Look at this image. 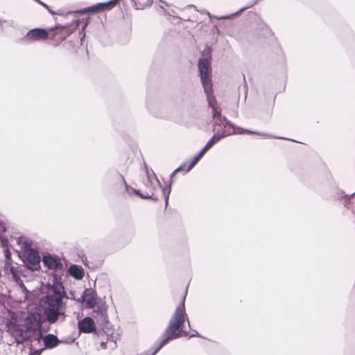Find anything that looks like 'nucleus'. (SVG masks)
<instances>
[{
  "mask_svg": "<svg viewBox=\"0 0 355 355\" xmlns=\"http://www.w3.org/2000/svg\"><path fill=\"white\" fill-rule=\"evenodd\" d=\"M184 300L185 297L182 298V302L176 308L162 339L156 347L155 352H158L171 340L188 336V333L184 330V322L186 320L187 321L189 327L190 326L189 318L185 311Z\"/></svg>",
  "mask_w": 355,
  "mask_h": 355,
  "instance_id": "1",
  "label": "nucleus"
},
{
  "mask_svg": "<svg viewBox=\"0 0 355 355\" xmlns=\"http://www.w3.org/2000/svg\"><path fill=\"white\" fill-rule=\"evenodd\" d=\"M221 111L219 114L216 115L214 118L212 115L214 122L215 123L214 131L216 132V134L208 141L207 144L209 147H212L217 141H218L220 139L232 135V134H252V135H261L263 137L267 138H273L274 137L270 135L267 133L259 132H253L248 130H245L241 128H236L233 125L230 124L229 121L225 117H223L220 114Z\"/></svg>",
  "mask_w": 355,
  "mask_h": 355,
  "instance_id": "2",
  "label": "nucleus"
},
{
  "mask_svg": "<svg viewBox=\"0 0 355 355\" xmlns=\"http://www.w3.org/2000/svg\"><path fill=\"white\" fill-rule=\"evenodd\" d=\"M198 71L200 76V81L207 96L208 106L211 108V113L215 118L217 114H218L220 112V108L217 103L215 96L214 95L213 85L211 79L210 63L208 59H199Z\"/></svg>",
  "mask_w": 355,
  "mask_h": 355,
  "instance_id": "3",
  "label": "nucleus"
},
{
  "mask_svg": "<svg viewBox=\"0 0 355 355\" xmlns=\"http://www.w3.org/2000/svg\"><path fill=\"white\" fill-rule=\"evenodd\" d=\"M63 299L51 295V293L41 299L40 304L50 323L55 322L60 316L64 317L65 303L62 302Z\"/></svg>",
  "mask_w": 355,
  "mask_h": 355,
  "instance_id": "4",
  "label": "nucleus"
},
{
  "mask_svg": "<svg viewBox=\"0 0 355 355\" xmlns=\"http://www.w3.org/2000/svg\"><path fill=\"white\" fill-rule=\"evenodd\" d=\"M15 239L20 248V252L26 259L29 268L32 270H38L40 268L41 259L32 241L25 236H19Z\"/></svg>",
  "mask_w": 355,
  "mask_h": 355,
  "instance_id": "5",
  "label": "nucleus"
},
{
  "mask_svg": "<svg viewBox=\"0 0 355 355\" xmlns=\"http://www.w3.org/2000/svg\"><path fill=\"white\" fill-rule=\"evenodd\" d=\"M24 327L31 340L40 341L42 338L41 315L37 312L30 313L24 320Z\"/></svg>",
  "mask_w": 355,
  "mask_h": 355,
  "instance_id": "6",
  "label": "nucleus"
},
{
  "mask_svg": "<svg viewBox=\"0 0 355 355\" xmlns=\"http://www.w3.org/2000/svg\"><path fill=\"white\" fill-rule=\"evenodd\" d=\"M8 332L15 338L18 344H21L26 340H31L21 320L12 318L7 324Z\"/></svg>",
  "mask_w": 355,
  "mask_h": 355,
  "instance_id": "7",
  "label": "nucleus"
},
{
  "mask_svg": "<svg viewBox=\"0 0 355 355\" xmlns=\"http://www.w3.org/2000/svg\"><path fill=\"white\" fill-rule=\"evenodd\" d=\"M53 31V28H49L48 30L39 28H33L30 30L26 33L25 39L29 42H36L45 40L47 39H54L55 35L52 34Z\"/></svg>",
  "mask_w": 355,
  "mask_h": 355,
  "instance_id": "8",
  "label": "nucleus"
},
{
  "mask_svg": "<svg viewBox=\"0 0 355 355\" xmlns=\"http://www.w3.org/2000/svg\"><path fill=\"white\" fill-rule=\"evenodd\" d=\"M145 171L147 177V181L146 182V186L147 188H149L150 194H148L146 196H141L143 198H152L154 196V191L155 189L160 187V183L158 179L157 178L154 172L150 173L148 168H147L146 165L145 164Z\"/></svg>",
  "mask_w": 355,
  "mask_h": 355,
  "instance_id": "9",
  "label": "nucleus"
},
{
  "mask_svg": "<svg viewBox=\"0 0 355 355\" xmlns=\"http://www.w3.org/2000/svg\"><path fill=\"white\" fill-rule=\"evenodd\" d=\"M51 295H56L58 297L67 298L64 288L62 283V279L60 277L55 275L53 276L52 286H51Z\"/></svg>",
  "mask_w": 355,
  "mask_h": 355,
  "instance_id": "10",
  "label": "nucleus"
},
{
  "mask_svg": "<svg viewBox=\"0 0 355 355\" xmlns=\"http://www.w3.org/2000/svg\"><path fill=\"white\" fill-rule=\"evenodd\" d=\"M80 332L89 334L96 330L95 323L92 318L85 317L78 323Z\"/></svg>",
  "mask_w": 355,
  "mask_h": 355,
  "instance_id": "11",
  "label": "nucleus"
},
{
  "mask_svg": "<svg viewBox=\"0 0 355 355\" xmlns=\"http://www.w3.org/2000/svg\"><path fill=\"white\" fill-rule=\"evenodd\" d=\"M77 26L78 24H76L73 28L71 26H56L55 28H53L54 31L52 34L55 35V37L57 35H59V39L64 40L73 32L74 29Z\"/></svg>",
  "mask_w": 355,
  "mask_h": 355,
  "instance_id": "12",
  "label": "nucleus"
},
{
  "mask_svg": "<svg viewBox=\"0 0 355 355\" xmlns=\"http://www.w3.org/2000/svg\"><path fill=\"white\" fill-rule=\"evenodd\" d=\"M42 261L44 265L50 270H62L63 265L56 257L50 254L43 257Z\"/></svg>",
  "mask_w": 355,
  "mask_h": 355,
  "instance_id": "13",
  "label": "nucleus"
},
{
  "mask_svg": "<svg viewBox=\"0 0 355 355\" xmlns=\"http://www.w3.org/2000/svg\"><path fill=\"white\" fill-rule=\"evenodd\" d=\"M116 4V1L112 0L106 3H99L95 6L85 8L79 12L80 13H86L87 12H98L105 10H110Z\"/></svg>",
  "mask_w": 355,
  "mask_h": 355,
  "instance_id": "14",
  "label": "nucleus"
},
{
  "mask_svg": "<svg viewBox=\"0 0 355 355\" xmlns=\"http://www.w3.org/2000/svg\"><path fill=\"white\" fill-rule=\"evenodd\" d=\"M92 316L101 324H105L107 322L106 309L104 305L97 306L96 309H94L92 312Z\"/></svg>",
  "mask_w": 355,
  "mask_h": 355,
  "instance_id": "15",
  "label": "nucleus"
},
{
  "mask_svg": "<svg viewBox=\"0 0 355 355\" xmlns=\"http://www.w3.org/2000/svg\"><path fill=\"white\" fill-rule=\"evenodd\" d=\"M85 308L91 309L95 306L96 293L92 290H86L81 296Z\"/></svg>",
  "mask_w": 355,
  "mask_h": 355,
  "instance_id": "16",
  "label": "nucleus"
},
{
  "mask_svg": "<svg viewBox=\"0 0 355 355\" xmlns=\"http://www.w3.org/2000/svg\"><path fill=\"white\" fill-rule=\"evenodd\" d=\"M44 347L45 348H53L56 347L59 343L60 340L53 334H48L43 338Z\"/></svg>",
  "mask_w": 355,
  "mask_h": 355,
  "instance_id": "17",
  "label": "nucleus"
},
{
  "mask_svg": "<svg viewBox=\"0 0 355 355\" xmlns=\"http://www.w3.org/2000/svg\"><path fill=\"white\" fill-rule=\"evenodd\" d=\"M4 270L6 273H10L13 279H16L18 278V267L13 264L12 260L10 261H5Z\"/></svg>",
  "mask_w": 355,
  "mask_h": 355,
  "instance_id": "18",
  "label": "nucleus"
},
{
  "mask_svg": "<svg viewBox=\"0 0 355 355\" xmlns=\"http://www.w3.org/2000/svg\"><path fill=\"white\" fill-rule=\"evenodd\" d=\"M69 273L76 279H81L83 277V269L80 266H71L69 268Z\"/></svg>",
  "mask_w": 355,
  "mask_h": 355,
  "instance_id": "19",
  "label": "nucleus"
},
{
  "mask_svg": "<svg viewBox=\"0 0 355 355\" xmlns=\"http://www.w3.org/2000/svg\"><path fill=\"white\" fill-rule=\"evenodd\" d=\"M137 9H144V8L149 6L152 3V0H132Z\"/></svg>",
  "mask_w": 355,
  "mask_h": 355,
  "instance_id": "20",
  "label": "nucleus"
},
{
  "mask_svg": "<svg viewBox=\"0 0 355 355\" xmlns=\"http://www.w3.org/2000/svg\"><path fill=\"white\" fill-rule=\"evenodd\" d=\"M203 156L200 152L196 156H195L191 162L187 171H189L199 161V159Z\"/></svg>",
  "mask_w": 355,
  "mask_h": 355,
  "instance_id": "21",
  "label": "nucleus"
},
{
  "mask_svg": "<svg viewBox=\"0 0 355 355\" xmlns=\"http://www.w3.org/2000/svg\"><path fill=\"white\" fill-rule=\"evenodd\" d=\"M101 346L103 348L109 347L110 349H114V347H116V344L114 340H110L107 339L106 343H105V342L101 343Z\"/></svg>",
  "mask_w": 355,
  "mask_h": 355,
  "instance_id": "22",
  "label": "nucleus"
},
{
  "mask_svg": "<svg viewBox=\"0 0 355 355\" xmlns=\"http://www.w3.org/2000/svg\"><path fill=\"white\" fill-rule=\"evenodd\" d=\"M3 253H4V257H5V261H10L11 259V257H10V252L9 251V250L8 249H6L3 250Z\"/></svg>",
  "mask_w": 355,
  "mask_h": 355,
  "instance_id": "23",
  "label": "nucleus"
},
{
  "mask_svg": "<svg viewBox=\"0 0 355 355\" xmlns=\"http://www.w3.org/2000/svg\"><path fill=\"white\" fill-rule=\"evenodd\" d=\"M43 349H44L33 350L29 354V355H40Z\"/></svg>",
  "mask_w": 355,
  "mask_h": 355,
  "instance_id": "24",
  "label": "nucleus"
},
{
  "mask_svg": "<svg viewBox=\"0 0 355 355\" xmlns=\"http://www.w3.org/2000/svg\"><path fill=\"white\" fill-rule=\"evenodd\" d=\"M169 193H170V189L168 191L167 193H165V189H163V193L164 196L166 205H167V203H168Z\"/></svg>",
  "mask_w": 355,
  "mask_h": 355,
  "instance_id": "25",
  "label": "nucleus"
},
{
  "mask_svg": "<svg viewBox=\"0 0 355 355\" xmlns=\"http://www.w3.org/2000/svg\"><path fill=\"white\" fill-rule=\"evenodd\" d=\"M211 147H209L207 144L205 146V147L201 150L200 153L201 155H203Z\"/></svg>",
  "mask_w": 355,
  "mask_h": 355,
  "instance_id": "26",
  "label": "nucleus"
},
{
  "mask_svg": "<svg viewBox=\"0 0 355 355\" xmlns=\"http://www.w3.org/2000/svg\"><path fill=\"white\" fill-rule=\"evenodd\" d=\"M158 343H159V342H158V343H157L154 345V348H155V349H156V347L157 346V344H158ZM157 352H155V349H154V351H153L152 353H148H148H146V354H144V355H155Z\"/></svg>",
  "mask_w": 355,
  "mask_h": 355,
  "instance_id": "27",
  "label": "nucleus"
},
{
  "mask_svg": "<svg viewBox=\"0 0 355 355\" xmlns=\"http://www.w3.org/2000/svg\"><path fill=\"white\" fill-rule=\"evenodd\" d=\"M181 168H182L181 167H179V168H176V169L173 172V173L171 174V177H172V176H173L176 172H178V171H180V170H181Z\"/></svg>",
  "mask_w": 355,
  "mask_h": 355,
  "instance_id": "28",
  "label": "nucleus"
},
{
  "mask_svg": "<svg viewBox=\"0 0 355 355\" xmlns=\"http://www.w3.org/2000/svg\"><path fill=\"white\" fill-rule=\"evenodd\" d=\"M194 332L195 334H191L190 337L199 336L198 333L197 331H195Z\"/></svg>",
  "mask_w": 355,
  "mask_h": 355,
  "instance_id": "29",
  "label": "nucleus"
},
{
  "mask_svg": "<svg viewBox=\"0 0 355 355\" xmlns=\"http://www.w3.org/2000/svg\"><path fill=\"white\" fill-rule=\"evenodd\" d=\"M37 3H39L42 4V6L46 7V5L44 4V3L41 2L40 0L37 1Z\"/></svg>",
  "mask_w": 355,
  "mask_h": 355,
  "instance_id": "30",
  "label": "nucleus"
},
{
  "mask_svg": "<svg viewBox=\"0 0 355 355\" xmlns=\"http://www.w3.org/2000/svg\"><path fill=\"white\" fill-rule=\"evenodd\" d=\"M258 1V0H256L254 1L251 5L250 6H253L254 4L257 3V2Z\"/></svg>",
  "mask_w": 355,
  "mask_h": 355,
  "instance_id": "31",
  "label": "nucleus"
},
{
  "mask_svg": "<svg viewBox=\"0 0 355 355\" xmlns=\"http://www.w3.org/2000/svg\"><path fill=\"white\" fill-rule=\"evenodd\" d=\"M83 37H85V34L83 35V37L80 38V40H83Z\"/></svg>",
  "mask_w": 355,
  "mask_h": 355,
  "instance_id": "32",
  "label": "nucleus"
},
{
  "mask_svg": "<svg viewBox=\"0 0 355 355\" xmlns=\"http://www.w3.org/2000/svg\"><path fill=\"white\" fill-rule=\"evenodd\" d=\"M83 37H85V34L83 35V37L80 38V40H83Z\"/></svg>",
  "mask_w": 355,
  "mask_h": 355,
  "instance_id": "33",
  "label": "nucleus"
},
{
  "mask_svg": "<svg viewBox=\"0 0 355 355\" xmlns=\"http://www.w3.org/2000/svg\"><path fill=\"white\" fill-rule=\"evenodd\" d=\"M83 37H85V34L83 35V37L80 38V40H83Z\"/></svg>",
  "mask_w": 355,
  "mask_h": 355,
  "instance_id": "34",
  "label": "nucleus"
},
{
  "mask_svg": "<svg viewBox=\"0 0 355 355\" xmlns=\"http://www.w3.org/2000/svg\"><path fill=\"white\" fill-rule=\"evenodd\" d=\"M246 8H242L241 11L244 10Z\"/></svg>",
  "mask_w": 355,
  "mask_h": 355,
  "instance_id": "35",
  "label": "nucleus"
},
{
  "mask_svg": "<svg viewBox=\"0 0 355 355\" xmlns=\"http://www.w3.org/2000/svg\"><path fill=\"white\" fill-rule=\"evenodd\" d=\"M35 1L37 2L38 0H35Z\"/></svg>",
  "mask_w": 355,
  "mask_h": 355,
  "instance_id": "36",
  "label": "nucleus"
}]
</instances>
